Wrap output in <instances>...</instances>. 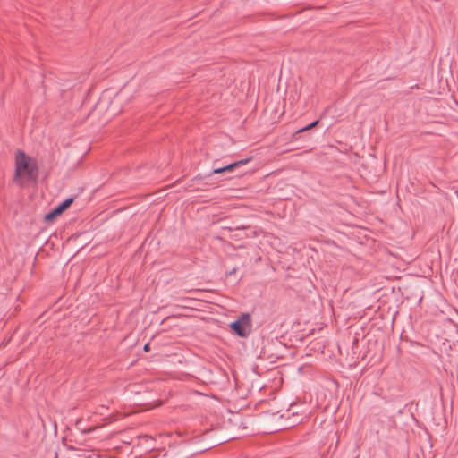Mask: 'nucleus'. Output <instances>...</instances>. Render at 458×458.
Listing matches in <instances>:
<instances>
[{
	"mask_svg": "<svg viewBox=\"0 0 458 458\" xmlns=\"http://www.w3.org/2000/svg\"><path fill=\"white\" fill-rule=\"evenodd\" d=\"M143 349H144V351H145V352H148V351H149V349H150L149 344H148H148H146L144 345V348H143Z\"/></svg>",
	"mask_w": 458,
	"mask_h": 458,
	"instance_id": "423d86ee",
	"label": "nucleus"
},
{
	"mask_svg": "<svg viewBox=\"0 0 458 458\" xmlns=\"http://www.w3.org/2000/svg\"><path fill=\"white\" fill-rule=\"evenodd\" d=\"M318 123V121L317 120V121L311 123L310 124L307 125L306 127L298 130L297 132H302V131H305L307 130H310V129L315 127Z\"/></svg>",
	"mask_w": 458,
	"mask_h": 458,
	"instance_id": "39448f33",
	"label": "nucleus"
},
{
	"mask_svg": "<svg viewBox=\"0 0 458 458\" xmlns=\"http://www.w3.org/2000/svg\"><path fill=\"white\" fill-rule=\"evenodd\" d=\"M55 458H58L57 454L55 455Z\"/></svg>",
	"mask_w": 458,
	"mask_h": 458,
	"instance_id": "0eeeda50",
	"label": "nucleus"
},
{
	"mask_svg": "<svg viewBox=\"0 0 458 458\" xmlns=\"http://www.w3.org/2000/svg\"><path fill=\"white\" fill-rule=\"evenodd\" d=\"M38 178V165L35 159L30 157L22 150H18L15 156V171L13 182L23 186L24 181H36Z\"/></svg>",
	"mask_w": 458,
	"mask_h": 458,
	"instance_id": "f257e3e1",
	"label": "nucleus"
},
{
	"mask_svg": "<svg viewBox=\"0 0 458 458\" xmlns=\"http://www.w3.org/2000/svg\"><path fill=\"white\" fill-rule=\"evenodd\" d=\"M250 160V158L242 159V160L236 161L234 163L228 164L223 167L214 168L212 171V174H222L225 172H233L235 168H237L241 165H246Z\"/></svg>",
	"mask_w": 458,
	"mask_h": 458,
	"instance_id": "20e7f679",
	"label": "nucleus"
},
{
	"mask_svg": "<svg viewBox=\"0 0 458 458\" xmlns=\"http://www.w3.org/2000/svg\"><path fill=\"white\" fill-rule=\"evenodd\" d=\"M231 328L241 337H246L251 332V318L248 313L242 314L230 325Z\"/></svg>",
	"mask_w": 458,
	"mask_h": 458,
	"instance_id": "f03ea898",
	"label": "nucleus"
},
{
	"mask_svg": "<svg viewBox=\"0 0 458 458\" xmlns=\"http://www.w3.org/2000/svg\"><path fill=\"white\" fill-rule=\"evenodd\" d=\"M73 202L72 198L66 199L61 204H59L56 208H55L52 211L46 214L45 221L49 222L52 221L55 217L60 216L64 211H65L71 204Z\"/></svg>",
	"mask_w": 458,
	"mask_h": 458,
	"instance_id": "7ed1b4c3",
	"label": "nucleus"
}]
</instances>
